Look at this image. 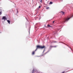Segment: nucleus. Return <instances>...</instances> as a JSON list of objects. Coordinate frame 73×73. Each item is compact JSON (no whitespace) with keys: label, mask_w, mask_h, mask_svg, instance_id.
Wrapping results in <instances>:
<instances>
[{"label":"nucleus","mask_w":73,"mask_h":73,"mask_svg":"<svg viewBox=\"0 0 73 73\" xmlns=\"http://www.w3.org/2000/svg\"><path fill=\"white\" fill-rule=\"evenodd\" d=\"M44 48L45 46H42L37 45L36 46V48L35 50V51H36L38 49H39L40 48L41 49H43V48Z\"/></svg>","instance_id":"obj_1"},{"label":"nucleus","mask_w":73,"mask_h":73,"mask_svg":"<svg viewBox=\"0 0 73 73\" xmlns=\"http://www.w3.org/2000/svg\"><path fill=\"white\" fill-rule=\"evenodd\" d=\"M70 19V18H66L64 20V21H63V23H65L66 21H68Z\"/></svg>","instance_id":"obj_2"},{"label":"nucleus","mask_w":73,"mask_h":73,"mask_svg":"<svg viewBox=\"0 0 73 73\" xmlns=\"http://www.w3.org/2000/svg\"><path fill=\"white\" fill-rule=\"evenodd\" d=\"M4 19V21H5V20H7V18H6V17L5 16H3V18H2V20H3Z\"/></svg>","instance_id":"obj_3"},{"label":"nucleus","mask_w":73,"mask_h":73,"mask_svg":"<svg viewBox=\"0 0 73 73\" xmlns=\"http://www.w3.org/2000/svg\"><path fill=\"white\" fill-rule=\"evenodd\" d=\"M36 72V70H35V69H33V72H32V73H35Z\"/></svg>","instance_id":"obj_4"},{"label":"nucleus","mask_w":73,"mask_h":73,"mask_svg":"<svg viewBox=\"0 0 73 73\" xmlns=\"http://www.w3.org/2000/svg\"><path fill=\"white\" fill-rule=\"evenodd\" d=\"M35 52H36L35 51H33L32 52V55H34V54H35Z\"/></svg>","instance_id":"obj_5"},{"label":"nucleus","mask_w":73,"mask_h":73,"mask_svg":"<svg viewBox=\"0 0 73 73\" xmlns=\"http://www.w3.org/2000/svg\"><path fill=\"white\" fill-rule=\"evenodd\" d=\"M7 21L8 23H9V24H10V22H11V21H9V20H7Z\"/></svg>","instance_id":"obj_6"},{"label":"nucleus","mask_w":73,"mask_h":73,"mask_svg":"<svg viewBox=\"0 0 73 73\" xmlns=\"http://www.w3.org/2000/svg\"><path fill=\"white\" fill-rule=\"evenodd\" d=\"M47 27H50V28H51L52 27H51L50 25L49 24H48L47 25Z\"/></svg>","instance_id":"obj_7"},{"label":"nucleus","mask_w":73,"mask_h":73,"mask_svg":"<svg viewBox=\"0 0 73 73\" xmlns=\"http://www.w3.org/2000/svg\"><path fill=\"white\" fill-rule=\"evenodd\" d=\"M62 12V15H65V12H64L63 11H62V12Z\"/></svg>","instance_id":"obj_8"},{"label":"nucleus","mask_w":73,"mask_h":73,"mask_svg":"<svg viewBox=\"0 0 73 73\" xmlns=\"http://www.w3.org/2000/svg\"><path fill=\"white\" fill-rule=\"evenodd\" d=\"M56 46H50V48H53V47H56Z\"/></svg>","instance_id":"obj_9"},{"label":"nucleus","mask_w":73,"mask_h":73,"mask_svg":"<svg viewBox=\"0 0 73 73\" xmlns=\"http://www.w3.org/2000/svg\"><path fill=\"white\" fill-rule=\"evenodd\" d=\"M62 43H63V44H65V45H67V46H68V45H67L66 44L63 42H62Z\"/></svg>","instance_id":"obj_10"},{"label":"nucleus","mask_w":73,"mask_h":73,"mask_svg":"<svg viewBox=\"0 0 73 73\" xmlns=\"http://www.w3.org/2000/svg\"><path fill=\"white\" fill-rule=\"evenodd\" d=\"M46 9H49V7H47L46 8Z\"/></svg>","instance_id":"obj_11"},{"label":"nucleus","mask_w":73,"mask_h":73,"mask_svg":"<svg viewBox=\"0 0 73 73\" xmlns=\"http://www.w3.org/2000/svg\"><path fill=\"white\" fill-rule=\"evenodd\" d=\"M52 4V2H50V4Z\"/></svg>","instance_id":"obj_12"},{"label":"nucleus","mask_w":73,"mask_h":73,"mask_svg":"<svg viewBox=\"0 0 73 73\" xmlns=\"http://www.w3.org/2000/svg\"><path fill=\"white\" fill-rule=\"evenodd\" d=\"M40 3H42V0H40Z\"/></svg>","instance_id":"obj_13"},{"label":"nucleus","mask_w":73,"mask_h":73,"mask_svg":"<svg viewBox=\"0 0 73 73\" xmlns=\"http://www.w3.org/2000/svg\"><path fill=\"white\" fill-rule=\"evenodd\" d=\"M48 52H46L44 54V55H45V54H46V53H48Z\"/></svg>","instance_id":"obj_14"},{"label":"nucleus","mask_w":73,"mask_h":73,"mask_svg":"<svg viewBox=\"0 0 73 73\" xmlns=\"http://www.w3.org/2000/svg\"><path fill=\"white\" fill-rule=\"evenodd\" d=\"M53 42H54V43H55L56 42H57L56 41H54Z\"/></svg>","instance_id":"obj_15"},{"label":"nucleus","mask_w":73,"mask_h":73,"mask_svg":"<svg viewBox=\"0 0 73 73\" xmlns=\"http://www.w3.org/2000/svg\"><path fill=\"white\" fill-rule=\"evenodd\" d=\"M1 15V12H0V15Z\"/></svg>","instance_id":"obj_16"},{"label":"nucleus","mask_w":73,"mask_h":73,"mask_svg":"<svg viewBox=\"0 0 73 73\" xmlns=\"http://www.w3.org/2000/svg\"><path fill=\"white\" fill-rule=\"evenodd\" d=\"M38 8H41V6H39Z\"/></svg>","instance_id":"obj_17"},{"label":"nucleus","mask_w":73,"mask_h":73,"mask_svg":"<svg viewBox=\"0 0 73 73\" xmlns=\"http://www.w3.org/2000/svg\"><path fill=\"white\" fill-rule=\"evenodd\" d=\"M65 73V71H63V72H62V73Z\"/></svg>","instance_id":"obj_18"},{"label":"nucleus","mask_w":73,"mask_h":73,"mask_svg":"<svg viewBox=\"0 0 73 73\" xmlns=\"http://www.w3.org/2000/svg\"><path fill=\"white\" fill-rule=\"evenodd\" d=\"M54 23V21L53 22H52V23L53 24V23Z\"/></svg>","instance_id":"obj_19"},{"label":"nucleus","mask_w":73,"mask_h":73,"mask_svg":"<svg viewBox=\"0 0 73 73\" xmlns=\"http://www.w3.org/2000/svg\"><path fill=\"white\" fill-rule=\"evenodd\" d=\"M68 47H69V48H70V49H71V48H70V46H68Z\"/></svg>","instance_id":"obj_20"},{"label":"nucleus","mask_w":73,"mask_h":73,"mask_svg":"<svg viewBox=\"0 0 73 73\" xmlns=\"http://www.w3.org/2000/svg\"><path fill=\"white\" fill-rule=\"evenodd\" d=\"M42 56H44V54L42 55Z\"/></svg>","instance_id":"obj_21"},{"label":"nucleus","mask_w":73,"mask_h":73,"mask_svg":"<svg viewBox=\"0 0 73 73\" xmlns=\"http://www.w3.org/2000/svg\"><path fill=\"white\" fill-rule=\"evenodd\" d=\"M17 12H18V10H17Z\"/></svg>","instance_id":"obj_22"}]
</instances>
